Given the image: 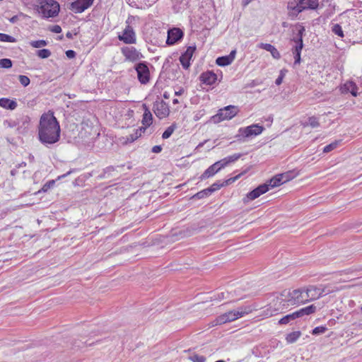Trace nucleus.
Instances as JSON below:
<instances>
[{"label": "nucleus", "mask_w": 362, "mask_h": 362, "mask_svg": "<svg viewBox=\"0 0 362 362\" xmlns=\"http://www.w3.org/2000/svg\"><path fill=\"white\" fill-rule=\"evenodd\" d=\"M37 132L39 141L47 146L59 141L60 125L52 112L48 111L41 115Z\"/></svg>", "instance_id": "f257e3e1"}, {"label": "nucleus", "mask_w": 362, "mask_h": 362, "mask_svg": "<svg viewBox=\"0 0 362 362\" xmlns=\"http://www.w3.org/2000/svg\"><path fill=\"white\" fill-rule=\"evenodd\" d=\"M319 6L318 0H290L288 2V15L296 17L304 10H315Z\"/></svg>", "instance_id": "f03ea898"}, {"label": "nucleus", "mask_w": 362, "mask_h": 362, "mask_svg": "<svg viewBox=\"0 0 362 362\" xmlns=\"http://www.w3.org/2000/svg\"><path fill=\"white\" fill-rule=\"evenodd\" d=\"M289 307L287 298L285 297L284 292L280 295L275 296L267 308L264 310V315L267 317H272L279 313H282L284 310Z\"/></svg>", "instance_id": "7ed1b4c3"}, {"label": "nucleus", "mask_w": 362, "mask_h": 362, "mask_svg": "<svg viewBox=\"0 0 362 362\" xmlns=\"http://www.w3.org/2000/svg\"><path fill=\"white\" fill-rule=\"evenodd\" d=\"M252 311L251 306L238 308L235 310H230L223 315H221L213 322V326L223 325L227 322H233L240 318Z\"/></svg>", "instance_id": "20e7f679"}, {"label": "nucleus", "mask_w": 362, "mask_h": 362, "mask_svg": "<svg viewBox=\"0 0 362 362\" xmlns=\"http://www.w3.org/2000/svg\"><path fill=\"white\" fill-rule=\"evenodd\" d=\"M39 13L44 18L54 17L59 12V4L55 0H44L41 2Z\"/></svg>", "instance_id": "39448f33"}, {"label": "nucleus", "mask_w": 362, "mask_h": 362, "mask_svg": "<svg viewBox=\"0 0 362 362\" xmlns=\"http://www.w3.org/2000/svg\"><path fill=\"white\" fill-rule=\"evenodd\" d=\"M297 32L296 36L293 37V40L296 43V45L293 49V53L295 58V64L300 62V52L303 47V36L305 33V28L300 25H296L293 29V32Z\"/></svg>", "instance_id": "423d86ee"}, {"label": "nucleus", "mask_w": 362, "mask_h": 362, "mask_svg": "<svg viewBox=\"0 0 362 362\" xmlns=\"http://www.w3.org/2000/svg\"><path fill=\"white\" fill-rule=\"evenodd\" d=\"M238 112V108L234 105H228L218 110V113L212 117L214 123H218L223 120L230 119Z\"/></svg>", "instance_id": "0eeeda50"}, {"label": "nucleus", "mask_w": 362, "mask_h": 362, "mask_svg": "<svg viewBox=\"0 0 362 362\" xmlns=\"http://www.w3.org/2000/svg\"><path fill=\"white\" fill-rule=\"evenodd\" d=\"M285 297L287 298V301L290 305L305 303L308 301V298H305V295L303 291L300 289H296L292 291H284Z\"/></svg>", "instance_id": "6e6552de"}, {"label": "nucleus", "mask_w": 362, "mask_h": 362, "mask_svg": "<svg viewBox=\"0 0 362 362\" xmlns=\"http://www.w3.org/2000/svg\"><path fill=\"white\" fill-rule=\"evenodd\" d=\"M264 128L263 126L257 124H252L246 127L240 128L238 130V137L243 136V138H249L256 136L262 134Z\"/></svg>", "instance_id": "1a4fd4ad"}, {"label": "nucleus", "mask_w": 362, "mask_h": 362, "mask_svg": "<svg viewBox=\"0 0 362 362\" xmlns=\"http://www.w3.org/2000/svg\"><path fill=\"white\" fill-rule=\"evenodd\" d=\"M331 290H327L326 287L320 288V287H316L314 286H310L307 288L305 290V298L308 299L309 300H313L319 298L320 297L322 296L325 294H328L331 293Z\"/></svg>", "instance_id": "9d476101"}, {"label": "nucleus", "mask_w": 362, "mask_h": 362, "mask_svg": "<svg viewBox=\"0 0 362 362\" xmlns=\"http://www.w3.org/2000/svg\"><path fill=\"white\" fill-rule=\"evenodd\" d=\"M94 0H75L68 6L69 10L75 13H81L90 7Z\"/></svg>", "instance_id": "9b49d317"}, {"label": "nucleus", "mask_w": 362, "mask_h": 362, "mask_svg": "<svg viewBox=\"0 0 362 362\" xmlns=\"http://www.w3.org/2000/svg\"><path fill=\"white\" fill-rule=\"evenodd\" d=\"M118 39L126 44H135L136 42L135 32L129 25L118 35Z\"/></svg>", "instance_id": "f8f14e48"}, {"label": "nucleus", "mask_w": 362, "mask_h": 362, "mask_svg": "<svg viewBox=\"0 0 362 362\" xmlns=\"http://www.w3.org/2000/svg\"><path fill=\"white\" fill-rule=\"evenodd\" d=\"M139 81L146 84L149 81V69L145 63H139L136 66Z\"/></svg>", "instance_id": "ddd939ff"}, {"label": "nucleus", "mask_w": 362, "mask_h": 362, "mask_svg": "<svg viewBox=\"0 0 362 362\" xmlns=\"http://www.w3.org/2000/svg\"><path fill=\"white\" fill-rule=\"evenodd\" d=\"M269 190V187H268L267 183H264L259 185L257 188L254 189L252 191L249 192L247 194L246 198L243 199L244 202H247L248 201L254 200L258 198L262 194L266 193Z\"/></svg>", "instance_id": "4468645a"}, {"label": "nucleus", "mask_w": 362, "mask_h": 362, "mask_svg": "<svg viewBox=\"0 0 362 362\" xmlns=\"http://www.w3.org/2000/svg\"><path fill=\"white\" fill-rule=\"evenodd\" d=\"M183 37V32L179 28H173L168 30V37L166 40V43L168 45H173L179 40H180Z\"/></svg>", "instance_id": "2eb2a0df"}, {"label": "nucleus", "mask_w": 362, "mask_h": 362, "mask_svg": "<svg viewBox=\"0 0 362 362\" xmlns=\"http://www.w3.org/2000/svg\"><path fill=\"white\" fill-rule=\"evenodd\" d=\"M122 53L125 57L126 60L130 62H136L143 57L142 54L133 47H122Z\"/></svg>", "instance_id": "dca6fc26"}, {"label": "nucleus", "mask_w": 362, "mask_h": 362, "mask_svg": "<svg viewBox=\"0 0 362 362\" xmlns=\"http://www.w3.org/2000/svg\"><path fill=\"white\" fill-rule=\"evenodd\" d=\"M153 112L159 118H165L169 115V109L167 104L161 101H156L153 105Z\"/></svg>", "instance_id": "f3484780"}, {"label": "nucleus", "mask_w": 362, "mask_h": 362, "mask_svg": "<svg viewBox=\"0 0 362 362\" xmlns=\"http://www.w3.org/2000/svg\"><path fill=\"white\" fill-rule=\"evenodd\" d=\"M195 49V47L189 46L187 48L185 53L180 56V62L185 69H187L190 66V60Z\"/></svg>", "instance_id": "a211bd4d"}, {"label": "nucleus", "mask_w": 362, "mask_h": 362, "mask_svg": "<svg viewBox=\"0 0 362 362\" xmlns=\"http://www.w3.org/2000/svg\"><path fill=\"white\" fill-rule=\"evenodd\" d=\"M222 168H223V167H221V163L218 160L214 163L213 165H211L210 167H209L201 175L200 179L205 180L206 178L212 177Z\"/></svg>", "instance_id": "6ab92c4d"}, {"label": "nucleus", "mask_w": 362, "mask_h": 362, "mask_svg": "<svg viewBox=\"0 0 362 362\" xmlns=\"http://www.w3.org/2000/svg\"><path fill=\"white\" fill-rule=\"evenodd\" d=\"M236 54L235 50H232L229 55L220 57L216 59V64L218 66H224L230 64L235 59Z\"/></svg>", "instance_id": "aec40b11"}, {"label": "nucleus", "mask_w": 362, "mask_h": 362, "mask_svg": "<svg viewBox=\"0 0 362 362\" xmlns=\"http://www.w3.org/2000/svg\"><path fill=\"white\" fill-rule=\"evenodd\" d=\"M358 88L356 85L352 81H347L343 86H341L340 90L341 93H351L353 96H357Z\"/></svg>", "instance_id": "412c9836"}, {"label": "nucleus", "mask_w": 362, "mask_h": 362, "mask_svg": "<svg viewBox=\"0 0 362 362\" xmlns=\"http://www.w3.org/2000/svg\"><path fill=\"white\" fill-rule=\"evenodd\" d=\"M200 79L205 84L212 85L217 80V76L212 71H206L202 74L200 76Z\"/></svg>", "instance_id": "4be33fe9"}, {"label": "nucleus", "mask_w": 362, "mask_h": 362, "mask_svg": "<svg viewBox=\"0 0 362 362\" xmlns=\"http://www.w3.org/2000/svg\"><path fill=\"white\" fill-rule=\"evenodd\" d=\"M258 47L269 52L272 57L276 59H279L281 57L279 52L276 49V48L274 46L272 45L271 44L260 43L258 45Z\"/></svg>", "instance_id": "5701e85b"}, {"label": "nucleus", "mask_w": 362, "mask_h": 362, "mask_svg": "<svg viewBox=\"0 0 362 362\" xmlns=\"http://www.w3.org/2000/svg\"><path fill=\"white\" fill-rule=\"evenodd\" d=\"M316 311V307L314 305H310L309 306H307L305 308H301L297 311H296V315L297 316V318L301 317L304 315H309L312 313H315Z\"/></svg>", "instance_id": "b1692460"}, {"label": "nucleus", "mask_w": 362, "mask_h": 362, "mask_svg": "<svg viewBox=\"0 0 362 362\" xmlns=\"http://www.w3.org/2000/svg\"><path fill=\"white\" fill-rule=\"evenodd\" d=\"M0 106L8 110H14L17 107V103L15 100L8 98H0Z\"/></svg>", "instance_id": "393cba45"}, {"label": "nucleus", "mask_w": 362, "mask_h": 362, "mask_svg": "<svg viewBox=\"0 0 362 362\" xmlns=\"http://www.w3.org/2000/svg\"><path fill=\"white\" fill-rule=\"evenodd\" d=\"M143 107L145 109V111L143 115L142 123L146 127H149L152 124L153 121L152 114L146 105H143Z\"/></svg>", "instance_id": "a878e982"}, {"label": "nucleus", "mask_w": 362, "mask_h": 362, "mask_svg": "<svg viewBox=\"0 0 362 362\" xmlns=\"http://www.w3.org/2000/svg\"><path fill=\"white\" fill-rule=\"evenodd\" d=\"M241 156H242L241 153H235L233 155L226 157L219 161L221 163V167L225 168L228 164L238 160Z\"/></svg>", "instance_id": "bb28decb"}, {"label": "nucleus", "mask_w": 362, "mask_h": 362, "mask_svg": "<svg viewBox=\"0 0 362 362\" xmlns=\"http://www.w3.org/2000/svg\"><path fill=\"white\" fill-rule=\"evenodd\" d=\"M269 189L274 188L284 184L281 176L279 175H275L267 182Z\"/></svg>", "instance_id": "cd10ccee"}, {"label": "nucleus", "mask_w": 362, "mask_h": 362, "mask_svg": "<svg viewBox=\"0 0 362 362\" xmlns=\"http://www.w3.org/2000/svg\"><path fill=\"white\" fill-rule=\"evenodd\" d=\"M300 336L301 332L300 331L293 332L286 335V340L288 343L292 344L296 341Z\"/></svg>", "instance_id": "c85d7f7f"}, {"label": "nucleus", "mask_w": 362, "mask_h": 362, "mask_svg": "<svg viewBox=\"0 0 362 362\" xmlns=\"http://www.w3.org/2000/svg\"><path fill=\"white\" fill-rule=\"evenodd\" d=\"M296 319H297V316L296 315V313L294 312V313L287 315L283 317L281 319H280L279 321V325H286Z\"/></svg>", "instance_id": "c756f323"}, {"label": "nucleus", "mask_w": 362, "mask_h": 362, "mask_svg": "<svg viewBox=\"0 0 362 362\" xmlns=\"http://www.w3.org/2000/svg\"><path fill=\"white\" fill-rule=\"evenodd\" d=\"M176 129L175 124H172L171 126L168 127L165 131L163 133L162 138L163 139H168L174 132L175 129Z\"/></svg>", "instance_id": "7c9ffc66"}, {"label": "nucleus", "mask_w": 362, "mask_h": 362, "mask_svg": "<svg viewBox=\"0 0 362 362\" xmlns=\"http://www.w3.org/2000/svg\"><path fill=\"white\" fill-rule=\"evenodd\" d=\"M284 183L292 180L295 177V175L293 172L288 171L284 173L279 174Z\"/></svg>", "instance_id": "2f4dec72"}, {"label": "nucleus", "mask_w": 362, "mask_h": 362, "mask_svg": "<svg viewBox=\"0 0 362 362\" xmlns=\"http://www.w3.org/2000/svg\"><path fill=\"white\" fill-rule=\"evenodd\" d=\"M339 144V141H334V142L325 146L323 148V152L327 153H329V152L333 151L338 146Z\"/></svg>", "instance_id": "473e14b6"}, {"label": "nucleus", "mask_w": 362, "mask_h": 362, "mask_svg": "<svg viewBox=\"0 0 362 362\" xmlns=\"http://www.w3.org/2000/svg\"><path fill=\"white\" fill-rule=\"evenodd\" d=\"M37 55L41 59H47L51 56V52L47 49H42L37 52Z\"/></svg>", "instance_id": "72a5a7b5"}, {"label": "nucleus", "mask_w": 362, "mask_h": 362, "mask_svg": "<svg viewBox=\"0 0 362 362\" xmlns=\"http://www.w3.org/2000/svg\"><path fill=\"white\" fill-rule=\"evenodd\" d=\"M30 45L35 48H39L42 47H45L47 45V42L44 40H35V41H31L30 42Z\"/></svg>", "instance_id": "f704fd0d"}, {"label": "nucleus", "mask_w": 362, "mask_h": 362, "mask_svg": "<svg viewBox=\"0 0 362 362\" xmlns=\"http://www.w3.org/2000/svg\"><path fill=\"white\" fill-rule=\"evenodd\" d=\"M0 41L1 42H16V40L15 37L11 36V35L4 34V33H0Z\"/></svg>", "instance_id": "c9c22d12"}, {"label": "nucleus", "mask_w": 362, "mask_h": 362, "mask_svg": "<svg viewBox=\"0 0 362 362\" xmlns=\"http://www.w3.org/2000/svg\"><path fill=\"white\" fill-rule=\"evenodd\" d=\"M211 192H210V190L209 189V188L207 189H205L201 192H197L194 196V197L198 199H203L207 196H209Z\"/></svg>", "instance_id": "e433bc0d"}, {"label": "nucleus", "mask_w": 362, "mask_h": 362, "mask_svg": "<svg viewBox=\"0 0 362 362\" xmlns=\"http://www.w3.org/2000/svg\"><path fill=\"white\" fill-rule=\"evenodd\" d=\"M189 359L192 362H205L206 358L203 356L194 354L189 356Z\"/></svg>", "instance_id": "4c0bfd02"}, {"label": "nucleus", "mask_w": 362, "mask_h": 362, "mask_svg": "<svg viewBox=\"0 0 362 362\" xmlns=\"http://www.w3.org/2000/svg\"><path fill=\"white\" fill-rule=\"evenodd\" d=\"M0 66L5 69L11 68L12 66V62L10 59H2L0 60Z\"/></svg>", "instance_id": "58836bf2"}, {"label": "nucleus", "mask_w": 362, "mask_h": 362, "mask_svg": "<svg viewBox=\"0 0 362 362\" xmlns=\"http://www.w3.org/2000/svg\"><path fill=\"white\" fill-rule=\"evenodd\" d=\"M308 124L313 127L315 128L320 126V122L318 121V119L314 116L310 117L308 118Z\"/></svg>", "instance_id": "ea45409f"}, {"label": "nucleus", "mask_w": 362, "mask_h": 362, "mask_svg": "<svg viewBox=\"0 0 362 362\" xmlns=\"http://www.w3.org/2000/svg\"><path fill=\"white\" fill-rule=\"evenodd\" d=\"M18 78H19V81L20 83L24 86V87H26L28 86L30 83V78L26 76H24V75H20L18 76Z\"/></svg>", "instance_id": "a19ab883"}, {"label": "nucleus", "mask_w": 362, "mask_h": 362, "mask_svg": "<svg viewBox=\"0 0 362 362\" xmlns=\"http://www.w3.org/2000/svg\"><path fill=\"white\" fill-rule=\"evenodd\" d=\"M327 327L323 326L316 327L312 331V334L314 335H318L320 334H323L326 332Z\"/></svg>", "instance_id": "79ce46f5"}, {"label": "nucleus", "mask_w": 362, "mask_h": 362, "mask_svg": "<svg viewBox=\"0 0 362 362\" xmlns=\"http://www.w3.org/2000/svg\"><path fill=\"white\" fill-rule=\"evenodd\" d=\"M332 31L336 35H339L340 37H343L344 36L343 30H342L341 26L339 24H335L334 25V27L332 28Z\"/></svg>", "instance_id": "37998d69"}, {"label": "nucleus", "mask_w": 362, "mask_h": 362, "mask_svg": "<svg viewBox=\"0 0 362 362\" xmlns=\"http://www.w3.org/2000/svg\"><path fill=\"white\" fill-rule=\"evenodd\" d=\"M286 70H281L279 76H278V78L276 79V81H275V83L277 86H279L282 83L283 78H284V76L286 75Z\"/></svg>", "instance_id": "c03bdc74"}, {"label": "nucleus", "mask_w": 362, "mask_h": 362, "mask_svg": "<svg viewBox=\"0 0 362 362\" xmlns=\"http://www.w3.org/2000/svg\"><path fill=\"white\" fill-rule=\"evenodd\" d=\"M79 32V28H75L74 30L68 31L66 36L69 39H72L74 35H76Z\"/></svg>", "instance_id": "a18cd8bd"}, {"label": "nucleus", "mask_w": 362, "mask_h": 362, "mask_svg": "<svg viewBox=\"0 0 362 362\" xmlns=\"http://www.w3.org/2000/svg\"><path fill=\"white\" fill-rule=\"evenodd\" d=\"M246 173V170H245L244 172H243L242 173H240L238 174V175L233 177H230L229 178L228 180H227L226 181V185H228V184H231L233 183V182H235V180H237L238 178H240L241 177V175H243V174H245Z\"/></svg>", "instance_id": "49530a36"}, {"label": "nucleus", "mask_w": 362, "mask_h": 362, "mask_svg": "<svg viewBox=\"0 0 362 362\" xmlns=\"http://www.w3.org/2000/svg\"><path fill=\"white\" fill-rule=\"evenodd\" d=\"M25 18H26L25 16H23V15L21 14L19 16H13L12 18H11L10 21H11V23H14L16 21H26Z\"/></svg>", "instance_id": "de8ad7c7"}, {"label": "nucleus", "mask_w": 362, "mask_h": 362, "mask_svg": "<svg viewBox=\"0 0 362 362\" xmlns=\"http://www.w3.org/2000/svg\"><path fill=\"white\" fill-rule=\"evenodd\" d=\"M223 186V183L222 184L214 183L210 187H209V189L212 193V192H215L216 190L220 189Z\"/></svg>", "instance_id": "09e8293b"}, {"label": "nucleus", "mask_w": 362, "mask_h": 362, "mask_svg": "<svg viewBox=\"0 0 362 362\" xmlns=\"http://www.w3.org/2000/svg\"><path fill=\"white\" fill-rule=\"evenodd\" d=\"M16 122L15 121H12V120H5L4 122V126L6 127H11V128H13L14 127L16 126Z\"/></svg>", "instance_id": "8fccbe9b"}, {"label": "nucleus", "mask_w": 362, "mask_h": 362, "mask_svg": "<svg viewBox=\"0 0 362 362\" xmlns=\"http://www.w3.org/2000/svg\"><path fill=\"white\" fill-rule=\"evenodd\" d=\"M66 55L68 58L72 59L76 56V52L74 50H67L66 52Z\"/></svg>", "instance_id": "3c124183"}, {"label": "nucleus", "mask_w": 362, "mask_h": 362, "mask_svg": "<svg viewBox=\"0 0 362 362\" xmlns=\"http://www.w3.org/2000/svg\"><path fill=\"white\" fill-rule=\"evenodd\" d=\"M51 30L54 33H59L62 31V28L59 25H56L51 29Z\"/></svg>", "instance_id": "603ef678"}, {"label": "nucleus", "mask_w": 362, "mask_h": 362, "mask_svg": "<svg viewBox=\"0 0 362 362\" xmlns=\"http://www.w3.org/2000/svg\"><path fill=\"white\" fill-rule=\"evenodd\" d=\"M162 150V148L160 146H154L152 148V152L158 153H160Z\"/></svg>", "instance_id": "864d4df0"}, {"label": "nucleus", "mask_w": 362, "mask_h": 362, "mask_svg": "<svg viewBox=\"0 0 362 362\" xmlns=\"http://www.w3.org/2000/svg\"><path fill=\"white\" fill-rule=\"evenodd\" d=\"M138 132V130H136ZM141 134L138 135V133L136 132V136H133V135L130 136V138H127L128 141H130L131 142L134 141L135 139H136Z\"/></svg>", "instance_id": "5fc2aeb1"}, {"label": "nucleus", "mask_w": 362, "mask_h": 362, "mask_svg": "<svg viewBox=\"0 0 362 362\" xmlns=\"http://www.w3.org/2000/svg\"><path fill=\"white\" fill-rule=\"evenodd\" d=\"M54 183V180H52V181H50V182H49V185H53ZM49 187V185H45L43 186V187H42V190H43V191H45H45H47V187Z\"/></svg>", "instance_id": "6e6d98bb"}, {"label": "nucleus", "mask_w": 362, "mask_h": 362, "mask_svg": "<svg viewBox=\"0 0 362 362\" xmlns=\"http://www.w3.org/2000/svg\"><path fill=\"white\" fill-rule=\"evenodd\" d=\"M74 170H71L69 172H67L66 174L62 175V176L59 177V178H64L66 177L67 175H70Z\"/></svg>", "instance_id": "4d7b16f0"}, {"label": "nucleus", "mask_w": 362, "mask_h": 362, "mask_svg": "<svg viewBox=\"0 0 362 362\" xmlns=\"http://www.w3.org/2000/svg\"><path fill=\"white\" fill-rule=\"evenodd\" d=\"M132 21H136L135 18L132 16L129 17L127 21H126L127 23H129V22H132Z\"/></svg>", "instance_id": "13d9d810"}, {"label": "nucleus", "mask_w": 362, "mask_h": 362, "mask_svg": "<svg viewBox=\"0 0 362 362\" xmlns=\"http://www.w3.org/2000/svg\"><path fill=\"white\" fill-rule=\"evenodd\" d=\"M183 89H180L179 91L175 92L176 95H180L183 93Z\"/></svg>", "instance_id": "bf43d9fd"}, {"label": "nucleus", "mask_w": 362, "mask_h": 362, "mask_svg": "<svg viewBox=\"0 0 362 362\" xmlns=\"http://www.w3.org/2000/svg\"><path fill=\"white\" fill-rule=\"evenodd\" d=\"M16 173V170L13 169L11 171V175H15Z\"/></svg>", "instance_id": "052dcab7"}, {"label": "nucleus", "mask_w": 362, "mask_h": 362, "mask_svg": "<svg viewBox=\"0 0 362 362\" xmlns=\"http://www.w3.org/2000/svg\"><path fill=\"white\" fill-rule=\"evenodd\" d=\"M173 104H177V103H179V100L177 99H173Z\"/></svg>", "instance_id": "680f3d73"}, {"label": "nucleus", "mask_w": 362, "mask_h": 362, "mask_svg": "<svg viewBox=\"0 0 362 362\" xmlns=\"http://www.w3.org/2000/svg\"><path fill=\"white\" fill-rule=\"evenodd\" d=\"M25 165H26V163L25 162H23V163H21V164L18 165V168L23 167V166H25Z\"/></svg>", "instance_id": "e2e57ef3"}, {"label": "nucleus", "mask_w": 362, "mask_h": 362, "mask_svg": "<svg viewBox=\"0 0 362 362\" xmlns=\"http://www.w3.org/2000/svg\"><path fill=\"white\" fill-rule=\"evenodd\" d=\"M354 313L356 314H357V315H360L361 314V313L359 311H358V310H355Z\"/></svg>", "instance_id": "0e129e2a"}, {"label": "nucleus", "mask_w": 362, "mask_h": 362, "mask_svg": "<svg viewBox=\"0 0 362 362\" xmlns=\"http://www.w3.org/2000/svg\"><path fill=\"white\" fill-rule=\"evenodd\" d=\"M163 96H164V98H168V95H166V93H164Z\"/></svg>", "instance_id": "69168bd1"}, {"label": "nucleus", "mask_w": 362, "mask_h": 362, "mask_svg": "<svg viewBox=\"0 0 362 362\" xmlns=\"http://www.w3.org/2000/svg\"><path fill=\"white\" fill-rule=\"evenodd\" d=\"M359 310L362 313V305L359 308Z\"/></svg>", "instance_id": "338daca9"}]
</instances>
